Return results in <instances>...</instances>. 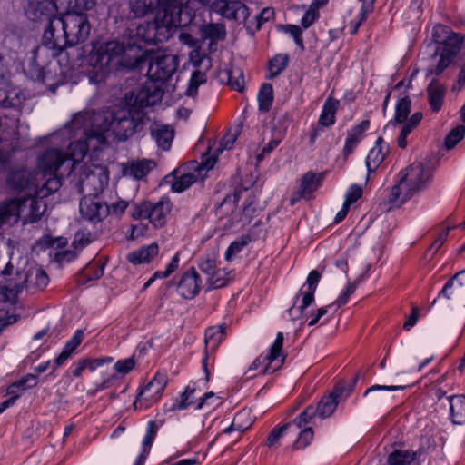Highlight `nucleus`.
<instances>
[{"instance_id":"774afa93","label":"nucleus","mask_w":465,"mask_h":465,"mask_svg":"<svg viewBox=\"0 0 465 465\" xmlns=\"http://www.w3.org/2000/svg\"><path fill=\"white\" fill-rule=\"evenodd\" d=\"M135 366L134 357L126 358L124 360H120L115 362L114 370L123 375L130 372Z\"/></svg>"},{"instance_id":"cd10ccee","label":"nucleus","mask_w":465,"mask_h":465,"mask_svg":"<svg viewBox=\"0 0 465 465\" xmlns=\"http://www.w3.org/2000/svg\"><path fill=\"white\" fill-rule=\"evenodd\" d=\"M21 202H26L24 212L26 210L25 215V223H35L38 221L45 213V206L39 201V197L35 194L28 195L27 198H18Z\"/></svg>"},{"instance_id":"13d9d810","label":"nucleus","mask_w":465,"mask_h":465,"mask_svg":"<svg viewBox=\"0 0 465 465\" xmlns=\"http://www.w3.org/2000/svg\"><path fill=\"white\" fill-rule=\"evenodd\" d=\"M203 33L206 37L212 40H221L225 36V29L223 25L220 24H209L204 29Z\"/></svg>"},{"instance_id":"bf43d9fd","label":"nucleus","mask_w":465,"mask_h":465,"mask_svg":"<svg viewBox=\"0 0 465 465\" xmlns=\"http://www.w3.org/2000/svg\"><path fill=\"white\" fill-rule=\"evenodd\" d=\"M251 241L249 236L232 242L225 252V259L229 261L233 255L239 253Z\"/></svg>"},{"instance_id":"5fc2aeb1","label":"nucleus","mask_w":465,"mask_h":465,"mask_svg":"<svg viewBox=\"0 0 465 465\" xmlns=\"http://www.w3.org/2000/svg\"><path fill=\"white\" fill-rule=\"evenodd\" d=\"M316 415V410L313 406H308L296 419L292 422V427L295 426L297 429H302L308 424L311 420Z\"/></svg>"},{"instance_id":"4c0bfd02","label":"nucleus","mask_w":465,"mask_h":465,"mask_svg":"<svg viewBox=\"0 0 465 465\" xmlns=\"http://www.w3.org/2000/svg\"><path fill=\"white\" fill-rule=\"evenodd\" d=\"M418 458V452L411 450H394L388 455V465H411Z\"/></svg>"},{"instance_id":"4d7b16f0","label":"nucleus","mask_w":465,"mask_h":465,"mask_svg":"<svg viewBox=\"0 0 465 465\" xmlns=\"http://www.w3.org/2000/svg\"><path fill=\"white\" fill-rule=\"evenodd\" d=\"M196 392L195 389H191L187 387L183 393L181 395V401L179 403L174 404L172 407V410L179 409L183 410L189 407L190 405L196 403L197 401L194 400V393Z\"/></svg>"},{"instance_id":"a18cd8bd","label":"nucleus","mask_w":465,"mask_h":465,"mask_svg":"<svg viewBox=\"0 0 465 465\" xmlns=\"http://www.w3.org/2000/svg\"><path fill=\"white\" fill-rule=\"evenodd\" d=\"M273 100L272 85L271 84H263L258 94V101L260 110L267 112L272 106Z\"/></svg>"},{"instance_id":"1a4fd4ad","label":"nucleus","mask_w":465,"mask_h":465,"mask_svg":"<svg viewBox=\"0 0 465 465\" xmlns=\"http://www.w3.org/2000/svg\"><path fill=\"white\" fill-rule=\"evenodd\" d=\"M175 27L173 25H169L165 18L159 15L153 21L139 25L135 29L134 39L132 42H136V50L141 51L142 46L139 42L148 45L164 42L169 39Z\"/></svg>"},{"instance_id":"de8ad7c7","label":"nucleus","mask_w":465,"mask_h":465,"mask_svg":"<svg viewBox=\"0 0 465 465\" xmlns=\"http://www.w3.org/2000/svg\"><path fill=\"white\" fill-rule=\"evenodd\" d=\"M289 62V56L285 54H280L275 55L269 64L270 77L273 78L281 74V73L286 68Z\"/></svg>"},{"instance_id":"f257e3e1","label":"nucleus","mask_w":465,"mask_h":465,"mask_svg":"<svg viewBox=\"0 0 465 465\" xmlns=\"http://www.w3.org/2000/svg\"><path fill=\"white\" fill-rule=\"evenodd\" d=\"M148 118L143 111H120L115 114L113 111H102L98 113H79L72 120V128L82 131L88 143L96 140L98 144L105 143L104 134L110 130L119 139L125 140L135 133L141 132Z\"/></svg>"},{"instance_id":"680f3d73","label":"nucleus","mask_w":465,"mask_h":465,"mask_svg":"<svg viewBox=\"0 0 465 465\" xmlns=\"http://www.w3.org/2000/svg\"><path fill=\"white\" fill-rule=\"evenodd\" d=\"M158 429H159V426L156 425L155 421L150 420L148 422L146 434L143 440V449H144L145 451H150V449L153 445V442L156 436Z\"/></svg>"},{"instance_id":"7c9ffc66","label":"nucleus","mask_w":465,"mask_h":465,"mask_svg":"<svg viewBox=\"0 0 465 465\" xmlns=\"http://www.w3.org/2000/svg\"><path fill=\"white\" fill-rule=\"evenodd\" d=\"M213 2L214 0H189L186 12L183 18H178V23L189 25L194 19L197 12H201L206 8L213 10Z\"/></svg>"},{"instance_id":"0e129e2a","label":"nucleus","mask_w":465,"mask_h":465,"mask_svg":"<svg viewBox=\"0 0 465 465\" xmlns=\"http://www.w3.org/2000/svg\"><path fill=\"white\" fill-rule=\"evenodd\" d=\"M37 383V378L34 374H27L24 378L13 382L11 384V391L14 389H20L25 391L29 388H33Z\"/></svg>"},{"instance_id":"f3484780","label":"nucleus","mask_w":465,"mask_h":465,"mask_svg":"<svg viewBox=\"0 0 465 465\" xmlns=\"http://www.w3.org/2000/svg\"><path fill=\"white\" fill-rule=\"evenodd\" d=\"M163 91L161 84L147 79L135 92L134 96V107H148L154 105L162 100Z\"/></svg>"},{"instance_id":"4468645a","label":"nucleus","mask_w":465,"mask_h":465,"mask_svg":"<svg viewBox=\"0 0 465 465\" xmlns=\"http://www.w3.org/2000/svg\"><path fill=\"white\" fill-rule=\"evenodd\" d=\"M214 165V160H207L204 163H199L195 161L190 162L186 166H182L173 172L177 175L176 180L172 184L173 191L182 193L188 189L199 178H203L205 173Z\"/></svg>"},{"instance_id":"0eeeda50","label":"nucleus","mask_w":465,"mask_h":465,"mask_svg":"<svg viewBox=\"0 0 465 465\" xmlns=\"http://www.w3.org/2000/svg\"><path fill=\"white\" fill-rule=\"evenodd\" d=\"M8 183L16 190L25 191L26 195L35 194L39 198H45L59 190L62 185L59 177H48L41 181V173L27 170L13 172L8 177Z\"/></svg>"},{"instance_id":"f8f14e48","label":"nucleus","mask_w":465,"mask_h":465,"mask_svg":"<svg viewBox=\"0 0 465 465\" xmlns=\"http://www.w3.org/2000/svg\"><path fill=\"white\" fill-rule=\"evenodd\" d=\"M25 13L31 20L50 22L61 9L66 12L74 11V0H27Z\"/></svg>"},{"instance_id":"6e6d98bb","label":"nucleus","mask_w":465,"mask_h":465,"mask_svg":"<svg viewBox=\"0 0 465 465\" xmlns=\"http://www.w3.org/2000/svg\"><path fill=\"white\" fill-rule=\"evenodd\" d=\"M222 403L221 398L216 396L213 391L206 392L203 397L197 401L196 409L200 410L204 406L209 408H215Z\"/></svg>"},{"instance_id":"6e6552de","label":"nucleus","mask_w":465,"mask_h":465,"mask_svg":"<svg viewBox=\"0 0 465 465\" xmlns=\"http://www.w3.org/2000/svg\"><path fill=\"white\" fill-rule=\"evenodd\" d=\"M96 181V176L93 173H87L84 178H80L77 188L80 193H88L80 201L79 209L83 218L91 222H99L108 214V205L104 203L97 193L94 195L87 186Z\"/></svg>"},{"instance_id":"c756f323","label":"nucleus","mask_w":465,"mask_h":465,"mask_svg":"<svg viewBox=\"0 0 465 465\" xmlns=\"http://www.w3.org/2000/svg\"><path fill=\"white\" fill-rule=\"evenodd\" d=\"M370 122L364 120L349 131L344 148L343 155L347 158L356 148L362 138L363 133L368 129Z\"/></svg>"},{"instance_id":"9b49d317","label":"nucleus","mask_w":465,"mask_h":465,"mask_svg":"<svg viewBox=\"0 0 465 465\" xmlns=\"http://www.w3.org/2000/svg\"><path fill=\"white\" fill-rule=\"evenodd\" d=\"M173 204L168 199L157 203L143 202L133 205L131 216L134 220L148 219L154 228H162L166 224Z\"/></svg>"},{"instance_id":"412c9836","label":"nucleus","mask_w":465,"mask_h":465,"mask_svg":"<svg viewBox=\"0 0 465 465\" xmlns=\"http://www.w3.org/2000/svg\"><path fill=\"white\" fill-rule=\"evenodd\" d=\"M201 283L197 271L192 267L182 275L178 283V292L183 298L192 299L199 292Z\"/></svg>"},{"instance_id":"5701e85b","label":"nucleus","mask_w":465,"mask_h":465,"mask_svg":"<svg viewBox=\"0 0 465 465\" xmlns=\"http://www.w3.org/2000/svg\"><path fill=\"white\" fill-rule=\"evenodd\" d=\"M440 295L456 301H465V270L457 272L444 285Z\"/></svg>"},{"instance_id":"69168bd1","label":"nucleus","mask_w":465,"mask_h":465,"mask_svg":"<svg viewBox=\"0 0 465 465\" xmlns=\"http://www.w3.org/2000/svg\"><path fill=\"white\" fill-rule=\"evenodd\" d=\"M241 128L242 126L238 125L235 127L233 132H229L228 134L223 135L220 142L221 148L219 149V151L230 150L232 147L233 143L237 139L238 134L241 132Z\"/></svg>"},{"instance_id":"7ed1b4c3","label":"nucleus","mask_w":465,"mask_h":465,"mask_svg":"<svg viewBox=\"0 0 465 465\" xmlns=\"http://www.w3.org/2000/svg\"><path fill=\"white\" fill-rule=\"evenodd\" d=\"M135 51L136 42L124 45L114 40L102 44L93 57L92 79L99 82L119 68L141 69L146 58L144 53L134 54Z\"/></svg>"},{"instance_id":"09e8293b","label":"nucleus","mask_w":465,"mask_h":465,"mask_svg":"<svg viewBox=\"0 0 465 465\" xmlns=\"http://www.w3.org/2000/svg\"><path fill=\"white\" fill-rule=\"evenodd\" d=\"M455 34L450 27L438 24L432 28L431 37L432 40L438 45H443L450 37V35Z\"/></svg>"},{"instance_id":"f03ea898","label":"nucleus","mask_w":465,"mask_h":465,"mask_svg":"<svg viewBox=\"0 0 465 465\" xmlns=\"http://www.w3.org/2000/svg\"><path fill=\"white\" fill-rule=\"evenodd\" d=\"M90 33L91 25L84 12H65L47 22L43 41L60 54L67 46L84 43Z\"/></svg>"},{"instance_id":"052dcab7","label":"nucleus","mask_w":465,"mask_h":465,"mask_svg":"<svg viewBox=\"0 0 465 465\" xmlns=\"http://www.w3.org/2000/svg\"><path fill=\"white\" fill-rule=\"evenodd\" d=\"M313 439V430L312 428H305L300 431L299 436L293 443V449L301 450L306 448Z\"/></svg>"},{"instance_id":"473e14b6","label":"nucleus","mask_w":465,"mask_h":465,"mask_svg":"<svg viewBox=\"0 0 465 465\" xmlns=\"http://www.w3.org/2000/svg\"><path fill=\"white\" fill-rule=\"evenodd\" d=\"M405 386H386V385H373L367 389L364 392V397H367L371 404L381 405L389 401L390 398L380 394V391H394L403 390Z\"/></svg>"},{"instance_id":"49530a36","label":"nucleus","mask_w":465,"mask_h":465,"mask_svg":"<svg viewBox=\"0 0 465 465\" xmlns=\"http://www.w3.org/2000/svg\"><path fill=\"white\" fill-rule=\"evenodd\" d=\"M292 428L291 423H286L282 426H277L272 430L266 440L265 445L268 448H278L280 446V440L286 434L287 430Z\"/></svg>"},{"instance_id":"ea45409f","label":"nucleus","mask_w":465,"mask_h":465,"mask_svg":"<svg viewBox=\"0 0 465 465\" xmlns=\"http://www.w3.org/2000/svg\"><path fill=\"white\" fill-rule=\"evenodd\" d=\"M338 106V100L332 97H328L323 104L322 114L319 117V124L322 126L332 125L335 122V114L337 112Z\"/></svg>"},{"instance_id":"e433bc0d","label":"nucleus","mask_w":465,"mask_h":465,"mask_svg":"<svg viewBox=\"0 0 465 465\" xmlns=\"http://www.w3.org/2000/svg\"><path fill=\"white\" fill-rule=\"evenodd\" d=\"M428 101L433 112H439L442 106L445 90L437 82L432 81L427 87Z\"/></svg>"},{"instance_id":"72a5a7b5","label":"nucleus","mask_w":465,"mask_h":465,"mask_svg":"<svg viewBox=\"0 0 465 465\" xmlns=\"http://www.w3.org/2000/svg\"><path fill=\"white\" fill-rule=\"evenodd\" d=\"M155 166L153 161L151 160H138L132 161L127 164L124 169V173L136 180L142 179Z\"/></svg>"},{"instance_id":"9d476101","label":"nucleus","mask_w":465,"mask_h":465,"mask_svg":"<svg viewBox=\"0 0 465 465\" xmlns=\"http://www.w3.org/2000/svg\"><path fill=\"white\" fill-rule=\"evenodd\" d=\"M144 57L146 60L143 65L148 63V79L159 84L168 81L179 66L178 56L173 54L159 52Z\"/></svg>"},{"instance_id":"ddd939ff","label":"nucleus","mask_w":465,"mask_h":465,"mask_svg":"<svg viewBox=\"0 0 465 465\" xmlns=\"http://www.w3.org/2000/svg\"><path fill=\"white\" fill-rule=\"evenodd\" d=\"M58 54L57 51H54L43 41L41 46H37L29 54L24 67L25 74L33 81L44 83L46 78V65L51 58Z\"/></svg>"},{"instance_id":"20e7f679","label":"nucleus","mask_w":465,"mask_h":465,"mask_svg":"<svg viewBox=\"0 0 465 465\" xmlns=\"http://www.w3.org/2000/svg\"><path fill=\"white\" fill-rule=\"evenodd\" d=\"M70 128L72 129V125ZM73 130L75 133H79L80 139L70 143L67 151H64L63 147L52 146L39 155L38 172L41 173V181H45L48 177H58L55 173L63 164L66 162H72V168L86 155L89 150L88 140L82 134V131L74 128Z\"/></svg>"},{"instance_id":"39448f33","label":"nucleus","mask_w":465,"mask_h":465,"mask_svg":"<svg viewBox=\"0 0 465 465\" xmlns=\"http://www.w3.org/2000/svg\"><path fill=\"white\" fill-rule=\"evenodd\" d=\"M432 178L431 169L420 162H414L399 174L398 183L388 196L389 203L399 207L414 194L426 189Z\"/></svg>"},{"instance_id":"dca6fc26","label":"nucleus","mask_w":465,"mask_h":465,"mask_svg":"<svg viewBox=\"0 0 465 465\" xmlns=\"http://www.w3.org/2000/svg\"><path fill=\"white\" fill-rule=\"evenodd\" d=\"M166 384V375L156 373L153 379L140 391L134 403V407L137 408L139 404L140 407L147 408L156 402L162 397Z\"/></svg>"},{"instance_id":"a878e982","label":"nucleus","mask_w":465,"mask_h":465,"mask_svg":"<svg viewBox=\"0 0 465 465\" xmlns=\"http://www.w3.org/2000/svg\"><path fill=\"white\" fill-rule=\"evenodd\" d=\"M388 153L389 146L386 144L383 138L379 137L366 158V167L369 173L378 169Z\"/></svg>"},{"instance_id":"bb28decb","label":"nucleus","mask_w":465,"mask_h":465,"mask_svg":"<svg viewBox=\"0 0 465 465\" xmlns=\"http://www.w3.org/2000/svg\"><path fill=\"white\" fill-rule=\"evenodd\" d=\"M283 341V333L278 332L274 342L272 344L270 348L269 353L265 356H260L259 358H257L252 363L253 368L257 369L259 364L264 363L266 361L268 362V364H271L280 357H282L281 363H282L286 357V355L283 354L282 352ZM268 369L269 365H267L263 372H266Z\"/></svg>"},{"instance_id":"4be33fe9","label":"nucleus","mask_w":465,"mask_h":465,"mask_svg":"<svg viewBox=\"0 0 465 465\" xmlns=\"http://www.w3.org/2000/svg\"><path fill=\"white\" fill-rule=\"evenodd\" d=\"M322 179V174H316L312 172L306 173L301 180L299 189L291 198V204L293 205L301 198L309 199L312 193L320 186Z\"/></svg>"},{"instance_id":"c9c22d12","label":"nucleus","mask_w":465,"mask_h":465,"mask_svg":"<svg viewBox=\"0 0 465 465\" xmlns=\"http://www.w3.org/2000/svg\"><path fill=\"white\" fill-rule=\"evenodd\" d=\"M411 102L408 96H404L399 99L396 104L394 116L387 124L386 129L391 126L396 127L401 124H404L411 113Z\"/></svg>"},{"instance_id":"79ce46f5","label":"nucleus","mask_w":465,"mask_h":465,"mask_svg":"<svg viewBox=\"0 0 465 465\" xmlns=\"http://www.w3.org/2000/svg\"><path fill=\"white\" fill-rule=\"evenodd\" d=\"M160 3L161 0H129L131 10L137 16L152 13Z\"/></svg>"},{"instance_id":"2eb2a0df","label":"nucleus","mask_w":465,"mask_h":465,"mask_svg":"<svg viewBox=\"0 0 465 465\" xmlns=\"http://www.w3.org/2000/svg\"><path fill=\"white\" fill-rule=\"evenodd\" d=\"M461 49H465V36L456 33L450 35V37L443 45L436 47L435 54L440 55V60L435 70L430 72L437 75L441 74Z\"/></svg>"},{"instance_id":"338daca9","label":"nucleus","mask_w":465,"mask_h":465,"mask_svg":"<svg viewBox=\"0 0 465 465\" xmlns=\"http://www.w3.org/2000/svg\"><path fill=\"white\" fill-rule=\"evenodd\" d=\"M282 138V134H281V135H274V137L266 145L263 146L261 153L257 154V163L262 162L267 154L271 153L280 144Z\"/></svg>"},{"instance_id":"393cba45","label":"nucleus","mask_w":465,"mask_h":465,"mask_svg":"<svg viewBox=\"0 0 465 465\" xmlns=\"http://www.w3.org/2000/svg\"><path fill=\"white\" fill-rule=\"evenodd\" d=\"M150 133L158 148L163 151H168L171 148L174 130L170 125L154 123L150 127Z\"/></svg>"},{"instance_id":"603ef678","label":"nucleus","mask_w":465,"mask_h":465,"mask_svg":"<svg viewBox=\"0 0 465 465\" xmlns=\"http://www.w3.org/2000/svg\"><path fill=\"white\" fill-rule=\"evenodd\" d=\"M229 281L228 273L224 269L217 268L213 273L207 278V282L212 288H222L226 285Z\"/></svg>"},{"instance_id":"864d4df0","label":"nucleus","mask_w":465,"mask_h":465,"mask_svg":"<svg viewBox=\"0 0 465 465\" xmlns=\"http://www.w3.org/2000/svg\"><path fill=\"white\" fill-rule=\"evenodd\" d=\"M465 135V126L458 125L453 128L445 139V146L448 149H452Z\"/></svg>"},{"instance_id":"f704fd0d","label":"nucleus","mask_w":465,"mask_h":465,"mask_svg":"<svg viewBox=\"0 0 465 465\" xmlns=\"http://www.w3.org/2000/svg\"><path fill=\"white\" fill-rule=\"evenodd\" d=\"M84 339V331L77 330L74 336L65 343L62 352L57 356L54 363V370L61 366L81 344Z\"/></svg>"},{"instance_id":"b1692460","label":"nucleus","mask_w":465,"mask_h":465,"mask_svg":"<svg viewBox=\"0 0 465 465\" xmlns=\"http://www.w3.org/2000/svg\"><path fill=\"white\" fill-rule=\"evenodd\" d=\"M224 337V328L223 326L210 327L205 331V357L203 360V368L206 374V380L209 379V371L207 369V360L209 351H215Z\"/></svg>"},{"instance_id":"6ab92c4d","label":"nucleus","mask_w":465,"mask_h":465,"mask_svg":"<svg viewBox=\"0 0 465 465\" xmlns=\"http://www.w3.org/2000/svg\"><path fill=\"white\" fill-rule=\"evenodd\" d=\"M26 202L23 203L17 198L9 199L0 203V228L3 225H13L16 223L22 213Z\"/></svg>"},{"instance_id":"8fccbe9b","label":"nucleus","mask_w":465,"mask_h":465,"mask_svg":"<svg viewBox=\"0 0 465 465\" xmlns=\"http://www.w3.org/2000/svg\"><path fill=\"white\" fill-rule=\"evenodd\" d=\"M206 82L205 73L196 69L193 72L189 87L186 91V94L189 96H194L197 94L198 87Z\"/></svg>"},{"instance_id":"a19ab883","label":"nucleus","mask_w":465,"mask_h":465,"mask_svg":"<svg viewBox=\"0 0 465 465\" xmlns=\"http://www.w3.org/2000/svg\"><path fill=\"white\" fill-rule=\"evenodd\" d=\"M22 98L20 92L16 88L1 87L0 88V106L8 108L15 107L21 104Z\"/></svg>"},{"instance_id":"2f4dec72","label":"nucleus","mask_w":465,"mask_h":465,"mask_svg":"<svg viewBox=\"0 0 465 465\" xmlns=\"http://www.w3.org/2000/svg\"><path fill=\"white\" fill-rule=\"evenodd\" d=\"M159 247L156 243L143 246L140 249L130 252L127 260L133 264H141L150 262L151 260L158 254Z\"/></svg>"},{"instance_id":"58836bf2","label":"nucleus","mask_w":465,"mask_h":465,"mask_svg":"<svg viewBox=\"0 0 465 465\" xmlns=\"http://www.w3.org/2000/svg\"><path fill=\"white\" fill-rule=\"evenodd\" d=\"M450 417L455 424H461L465 420V395L450 397Z\"/></svg>"},{"instance_id":"a211bd4d","label":"nucleus","mask_w":465,"mask_h":465,"mask_svg":"<svg viewBox=\"0 0 465 465\" xmlns=\"http://www.w3.org/2000/svg\"><path fill=\"white\" fill-rule=\"evenodd\" d=\"M320 279L321 274L318 271H311L305 283L302 286L299 292L296 294L294 303H296L297 300L302 297V303L298 307V310L301 313H302L304 310L313 302L314 293L316 292ZM294 306L295 304H293L292 307L289 309L290 315H292Z\"/></svg>"},{"instance_id":"3c124183","label":"nucleus","mask_w":465,"mask_h":465,"mask_svg":"<svg viewBox=\"0 0 465 465\" xmlns=\"http://www.w3.org/2000/svg\"><path fill=\"white\" fill-rule=\"evenodd\" d=\"M364 279V275L358 276L352 282H348L345 290L340 294V296L335 301V304L337 306H341L347 303L350 296L355 292L358 284H360Z\"/></svg>"},{"instance_id":"e2e57ef3","label":"nucleus","mask_w":465,"mask_h":465,"mask_svg":"<svg viewBox=\"0 0 465 465\" xmlns=\"http://www.w3.org/2000/svg\"><path fill=\"white\" fill-rule=\"evenodd\" d=\"M228 84L237 90L242 91L243 89V76L242 73L240 70L234 71L230 70L226 72Z\"/></svg>"},{"instance_id":"c03bdc74","label":"nucleus","mask_w":465,"mask_h":465,"mask_svg":"<svg viewBox=\"0 0 465 465\" xmlns=\"http://www.w3.org/2000/svg\"><path fill=\"white\" fill-rule=\"evenodd\" d=\"M236 3L239 1L214 0L213 11L219 12L225 18L234 20Z\"/></svg>"},{"instance_id":"37998d69","label":"nucleus","mask_w":465,"mask_h":465,"mask_svg":"<svg viewBox=\"0 0 465 465\" xmlns=\"http://www.w3.org/2000/svg\"><path fill=\"white\" fill-rule=\"evenodd\" d=\"M218 255L215 252H209L202 256L198 261V267L202 272L210 277L217 269Z\"/></svg>"},{"instance_id":"aec40b11","label":"nucleus","mask_w":465,"mask_h":465,"mask_svg":"<svg viewBox=\"0 0 465 465\" xmlns=\"http://www.w3.org/2000/svg\"><path fill=\"white\" fill-rule=\"evenodd\" d=\"M188 1L189 0H161L163 4L162 15L169 25H173L175 28L187 26V25L179 24L177 20L179 17L183 18L185 14Z\"/></svg>"},{"instance_id":"c85d7f7f","label":"nucleus","mask_w":465,"mask_h":465,"mask_svg":"<svg viewBox=\"0 0 465 465\" xmlns=\"http://www.w3.org/2000/svg\"><path fill=\"white\" fill-rule=\"evenodd\" d=\"M343 392L342 387H336L334 391L326 397H323L319 402L316 410V414L321 418L330 417L337 408L338 398L341 396Z\"/></svg>"},{"instance_id":"423d86ee","label":"nucleus","mask_w":465,"mask_h":465,"mask_svg":"<svg viewBox=\"0 0 465 465\" xmlns=\"http://www.w3.org/2000/svg\"><path fill=\"white\" fill-rule=\"evenodd\" d=\"M49 278L46 272L40 267L35 266L27 272H17L14 277L0 282V301L14 304L16 302L17 294L25 286L43 289L47 286Z\"/></svg>"}]
</instances>
